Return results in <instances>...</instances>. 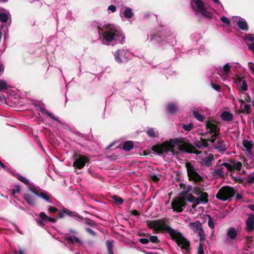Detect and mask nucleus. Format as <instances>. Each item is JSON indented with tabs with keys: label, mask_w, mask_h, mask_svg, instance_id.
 <instances>
[{
	"label": "nucleus",
	"mask_w": 254,
	"mask_h": 254,
	"mask_svg": "<svg viewBox=\"0 0 254 254\" xmlns=\"http://www.w3.org/2000/svg\"><path fill=\"white\" fill-rule=\"evenodd\" d=\"M124 16L125 18L130 19L133 16V13L131 9L129 7H127L125 9L123 12Z\"/></svg>",
	"instance_id": "obj_31"
},
{
	"label": "nucleus",
	"mask_w": 254,
	"mask_h": 254,
	"mask_svg": "<svg viewBox=\"0 0 254 254\" xmlns=\"http://www.w3.org/2000/svg\"><path fill=\"white\" fill-rule=\"evenodd\" d=\"M248 67L252 73L254 75V64L252 62H249Z\"/></svg>",
	"instance_id": "obj_62"
},
{
	"label": "nucleus",
	"mask_w": 254,
	"mask_h": 254,
	"mask_svg": "<svg viewBox=\"0 0 254 254\" xmlns=\"http://www.w3.org/2000/svg\"><path fill=\"white\" fill-rule=\"evenodd\" d=\"M212 174L214 176H224L223 168L221 167L216 169L213 170L212 172Z\"/></svg>",
	"instance_id": "obj_32"
},
{
	"label": "nucleus",
	"mask_w": 254,
	"mask_h": 254,
	"mask_svg": "<svg viewBox=\"0 0 254 254\" xmlns=\"http://www.w3.org/2000/svg\"><path fill=\"white\" fill-rule=\"evenodd\" d=\"M236 193L235 189L230 186H223L220 189L216 195V197L222 201L230 199Z\"/></svg>",
	"instance_id": "obj_4"
},
{
	"label": "nucleus",
	"mask_w": 254,
	"mask_h": 254,
	"mask_svg": "<svg viewBox=\"0 0 254 254\" xmlns=\"http://www.w3.org/2000/svg\"><path fill=\"white\" fill-rule=\"evenodd\" d=\"M146 133L147 135L150 137L154 138L156 137L155 131L152 128H149L146 131Z\"/></svg>",
	"instance_id": "obj_41"
},
{
	"label": "nucleus",
	"mask_w": 254,
	"mask_h": 254,
	"mask_svg": "<svg viewBox=\"0 0 254 254\" xmlns=\"http://www.w3.org/2000/svg\"><path fill=\"white\" fill-rule=\"evenodd\" d=\"M221 166L225 167L230 172H234V167L233 165L229 163H223Z\"/></svg>",
	"instance_id": "obj_50"
},
{
	"label": "nucleus",
	"mask_w": 254,
	"mask_h": 254,
	"mask_svg": "<svg viewBox=\"0 0 254 254\" xmlns=\"http://www.w3.org/2000/svg\"><path fill=\"white\" fill-rule=\"evenodd\" d=\"M29 190L32 191L33 193H34L35 195L37 196L40 192V191L38 190L34 186L30 185L28 186Z\"/></svg>",
	"instance_id": "obj_48"
},
{
	"label": "nucleus",
	"mask_w": 254,
	"mask_h": 254,
	"mask_svg": "<svg viewBox=\"0 0 254 254\" xmlns=\"http://www.w3.org/2000/svg\"><path fill=\"white\" fill-rule=\"evenodd\" d=\"M238 233L234 227H230L228 229L227 232V236L231 240L235 239Z\"/></svg>",
	"instance_id": "obj_20"
},
{
	"label": "nucleus",
	"mask_w": 254,
	"mask_h": 254,
	"mask_svg": "<svg viewBox=\"0 0 254 254\" xmlns=\"http://www.w3.org/2000/svg\"><path fill=\"white\" fill-rule=\"evenodd\" d=\"M213 160V154H209L208 156L205 157L201 160V163L202 166L209 167L212 165V162Z\"/></svg>",
	"instance_id": "obj_15"
},
{
	"label": "nucleus",
	"mask_w": 254,
	"mask_h": 254,
	"mask_svg": "<svg viewBox=\"0 0 254 254\" xmlns=\"http://www.w3.org/2000/svg\"><path fill=\"white\" fill-rule=\"evenodd\" d=\"M17 178L19 181L22 182L24 184L27 186H29L30 185L29 180L27 179L26 178L20 175H18Z\"/></svg>",
	"instance_id": "obj_45"
},
{
	"label": "nucleus",
	"mask_w": 254,
	"mask_h": 254,
	"mask_svg": "<svg viewBox=\"0 0 254 254\" xmlns=\"http://www.w3.org/2000/svg\"><path fill=\"white\" fill-rule=\"evenodd\" d=\"M203 16L208 19H211L212 17V13L208 11H207L205 8L203 11L200 12Z\"/></svg>",
	"instance_id": "obj_40"
},
{
	"label": "nucleus",
	"mask_w": 254,
	"mask_h": 254,
	"mask_svg": "<svg viewBox=\"0 0 254 254\" xmlns=\"http://www.w3.org/2000/svg\"><path fill=\"white\" fill-rule=\"evenodd\" d=\"M169 224V222L166 218L146 221L147 226L154 231L168 233L171 237L172 240L176 243L178 246L177 249L179 251L183 253H190L191 250L190 241L186 238L182 233L170 227Z\"/></svg>",
	"instance_id": "obj_1"
},
{
	"label": "nucleus",
	"mask_w": 254,
	"mask_h": 254,
	"mask_svg": "<svg viewBox=\"0 0 254 254\" xmlns=\"http://www.w3.org/2000/svg\"><path fill=\"white\" fill-rule=\"evenodd\" d=\"M20 191V187L19 186H16L15 189L11 190V194L12 195H14L16 193H19Z\"/></svg>",
	"instance_id": "obj_59"
},
{
	"label": "nucleus",
	"mask_w": 254,
	"mask_h": 254,
	"mask_svg": "<svg viewBox=\"0 0 254 254\" xmlns=\"http://www.w3.org/2000/svg\"><path fill=\"white\" fill-rule=\"evenodd\" d=\"M175 145H178V149L182 152L193 153L196 154L200 153V151L196 150L191 143L186 141L182 138H175L166 141L161 144L157 143L152 147V150L159 155L164 153L168 154L169 152L175 154V151L173 148Z\"/></svg>",
	"instance_id": "obj_2"
},
{
	"label": "nucleus",
	"mask_w": 254,
	"mask_h": 254,
	"mask_svg": "<svg viewBox=\"0 0 254 254\" xmlns=\"http://www.w3.org/2000/svg\"><path fill=\"white\" fill-rule=\"evenodd\" d=\"M220 20L227 25H229L230 24V21L229 19L225 16L221 17L220 18Z\"/></svg>",
	"instance_id": "obj_57"
},
{
	"label": "nucleus",
	"mask_w": 254,
	"mask_h": 254,
	"mask_svg": "<svg viewBox=\"0 0 254 254\" xmlns=\"http://www.w3.org/2000/svg\"><path fill=\"white\" fill-rule=\"evenodd\" d=\"M166 111L169 115H175L178 111V107L176 103L171 102L168 104Z\"/></svg>",
	"instance_id": "obj_14"
},
{
	"label": "nucleus",
	"mask_w": 254,
	"mask_h": 254,
	"mask_svg": "<svg viewBox=\"0 0 254 254\" xmlns=\"http://www.w3.org/2000/svg\"><path fill=\"white\" fill-rule=\"evenodd\" d=\"M193 116L198 121L200 122H203L204 118L200 115L197 111H193L192 112Z\"/></svg>",
	"instance_id": "obj_39"
},
{
	"label": "nucleus",
	"mask_w": 254,
	"mask_h": 254,
	"mask_svg": "<svg viewBox=\"0 0 254 254\" xmlns=\"http://www.w3.org/2000/svg\"><path fill=\"white\" fill-rule=\"evenodd\" d=\"M191 5L194 11L199 13L205 8L204 3L201 0H192Z\"/></svg>",
	"instance_id": "obj_12"
},
{
	"label": "nucleus",
	"mask_w": 254,
	"mask_h": 254,
	"mask_svg": "<svg viewBox=\"0 0 254 254\" xmlns=\"http://www.w3.org/2000/svg\"><path fill=\"white\" fill-rule=\"evenodd\" d=\"M246 39L248 41L253 42V43H254V35L250 34L246 36Z\"/></svg>",
	"instance_id": "obj_64"
},
{
	"label": "nucleus",
	"mask_w": 254,
	"mask_h": 254,
	"mask_svg": "<svg viewBox=\"0 0 254 254\" xmlns=\"http://www.w3.org/2000/svg\"><path fill=\"white\" fill-rule=\"evenodd\" d=\"M242 144L243 146L246 148L247 152L250 153L252 151L253 145L251 141L244 139L243 141Z\"/></svg>",
	"instance_id": "obj_27"
},
{
	"label": "nucleus",
	"mask_w": 254,
	"mask_h": 254,
	"mask_svg": "<svg viewBox=\"0 0 254 254\" xmlns=\"http://www.w3.org/2000/svg\"><path fill=\"white\" fill-rule=\"evenodd\" d=\"M208 226L210 228L213 229L214 228V226H215L214 221H213L212 218L210 217V216L208 215Z\"/></svg>",
	"instance_id": "obj_55"
},
{
	"label": "nucleus",
	"mask_w": 254,
	"mask_h": 254,
	"mask_svg": "<svg viewBox=\"0 0 254 254\" xmlns=\"http://www.w3.org/2000/svg\"><path fill=\"white\" fill-rule=\"evenodd\" d=\"M252 110L251 108L250 105L246 104L244 107V109L242 110H240L238 111L239 113H246L247 114H249L251 113Z\"/></svg>",
	"instance_id": "obj_34"
},
{
	"label": "nucleus",
	"mask_w": 254,
	"mask_h": 254,
	"mask_svg": "<svg viewBox=\"0 0 254 254\" xmlns=\"http://www.w3.org/2000/svg\"><path fill=\"white\" fill-rule=\"evenodd\" d=\"M237 26L242 30L248 31V26L246 21L243 18L240 19L237 22Z\"/></svg>",
	"instance_id": "obj_21"
},
{
	"label": "nucleus",
	"mask_w": 254,
	"mask_h": 254,
	"mask_svg": "<svg viewBox=\"0 0 254 254\" xmlns=\"http://www.w3.org/2000/svg\"><path fill=\"white\" fill-rule=\"evenodd\" d=\"M112 198L117 204H121L124 202L123 199L120 196L114 195L112 196Z\"/></svg>",
	"instance_id": "obj_38"
},
{
	"label": "nucleus",
	"mask_w": 254,
	"mask_h": 254,
	"mask_svg": "<svg viewBox=\"0 0 254 254\" xmlns=\"http://www.w3.org/2000/svg\"><path fill=\"white\" fill-rule=\"evenodd\" d=\"M133 148V142L132 141H127L122 145V149L126 151H129Z\"/></svg>",
	"instance_id": "obj_24"
},
{
	"label": "nucleus",
	"mask_w": 254,
	"mask_h": 254,
	"mask_svg": "<svg viewBox=\"0 0 254 254\" xmlns=\"http://www.w3.org/2000/svg\"><path fill=\"white\" fill-rule=\"evenodd\" d=\"M104 27L107 30L103 34V39L108 42H111L115 39L116 29L114 27H112L111 24H106Z\"/></svg>",
	"instance_id": "obj_8"
},
{
	"label": "nucleus",
	"mask_w": 254,
	"mask_h": 254,
	"mask_svg": "<svg viewBox=\"0 0 254 254\" xmlns=\"http://www.w3.org/2000/svg\"><path fill=\"white\" fill-rule=\"evenodd\" d=\"M85 231L87 233L93 237H95L96 235V233L90 228H86Z\"/></svg>",
	"instance_id": "obj_58"
},
{
	"label": "nucleus",
	"mask_w": 254,
	"mask_h": 254,
	"mask_svg": "<svg viewBox=\"0 0 254 254\" xmlns=\"http://www.w3.org/2000/svg\"><path fill=\"white\" fill-rule=\"evenodd\" d=\"M125 35L122 32L118 31L116 29V36L114 40L121 44H123L125 42Z\"/></svg>",
	"instance_id": "obj_25"
},
{
	"label": "nucleus",
	"mask_w": 254,
	"mask_h": 254,
	"mask_svg": "<svg viewBox=\"0 0 254 254\" xmlns=\"http://www.w3.org/2000/svg\"><path fill=\"white\" fill-rule=\"evenodd\" d=\"M214 148L219 151L225 152L227 147L224 143V141L222 139L218 140L214 145Z\"/></svg>",
	"instance_id": "obj_17"
},
{
	"label": "nucleus",
	"mask_w": 254,
	"mask_h": 254,
	"mask_svg": "<svg viewBox=\"0 0 254 254\" xmlns=\"http://www.w3.org/2000/svg\"><path fill=\"white\" fill-rule=\"evenodd\" d=\"M186 167L187 170L189 180L192 181L194 184L199 185L200 183L203 180V177L195 171L194 167L190 163H186Z\"/></svg>",
	"instance_id": "obj_5"
},
{
	"label": "nucleus",
	"mask_w": 254,
	"mask_h": 254,
	"mask_svg": "<svg viewBox=\"0 0 254 254\" xmlns=\"http://www.w3.org/2000/svg\"><path fill=\"white\" fill-rule=\"evenodd\" d=\"M254 229V216L253 214L249 215L246 220V229L249 232L252 231Z\"/></svg>",
	"instance_id": "obj_16"
},
{
	"label": "nucleus",
	"mask_w": 254,
	"mask_h": 254,
	"mask_svg": "<svg viewBox=\"0 0 254 254\" xmlns=\"http://www.w3.org/2000/svg\"><path fill=\"white\" fill-rule=\"evenodd\" d=\"M193 126L192 123H190L188 125H186V124L182 125V128L186 131H188L191 130L192 128H193Z\"/></svg>",
	"instance_id": "obj_49"
},
{
	"label": "nucleus",
	"mask_w": 254,
	"mask_h": 254,
	"mask_svg": "<svg viewBox=\"0 0 254 254\" xmlns=\"http://www.w3.org/2000/svg\"><path fill=\"white\" fill-rule=\"evenodd\" d=\"M187 203L183 199L176 197L173 199L171 207L174 212L177 213L182 212L187 206Z\"/></svg>",
	"instance_id": "obj_7"
},
{
	"label": "nucleus",
	"mask_w": 254,
	"mask_h": 254,
	"mask_svg": "<svg viewBox=\"0 0 254 254\" xmlns=\"http://www.w3.org/2000/svg\"><path fill=\"white\" fill-rule=\"evenodd\" d=\"M128 56V52L125 50H118L114 54L115 60L118 63L127 62Z\"/></svg>",
	"instance_id": "obj_9"
},
{
	"label": "nucleus",
	"mask_w": 254,
	"mask_h": 254,
	"mask_svg": "<svg viewBox=\"0 0 254 254\" xmlns=\"http://www.w3.org/2000/svg\"><path fill=\"white\" fill-rule=\"evenodd\" d=\"M166 40V36L164 35L162 32H159L157 33L154 34L151 38L150 41L154 44H161Z\"/></svg>",
	"instance_id": "obj_11"
},
{
	"label": "nucleus",
	"mask_w": 254,
	"mask_h": 254,
	"mask_svg": "<svg viewBox=\"0 0 254 254\" xmlns=\"http://www.w3.org/2000/svg\"><path fill=\"white\" fill-rule=\"evenodd\" d=\"M150 178L154 183H157L160 180L159 177L156 175H150Z\"/></svg>",
	"instance_id": "obj_56"
},
{
	"label": "nucleus",
	"mask_w": 254,
	"mask_h": 254,
	"mask_svg": "<svg viewBox=\"0 0 254 254\" xmlns=\"http://www.w3.org/2000/svg\"><path fill=\"white\" fill-rule=\"evenodd\" d=\"M197 186H195L192 190V192L195 195H199L201 192L204 190V189L203 188V185H198L196 184Z\"/></svg>",
	"instance_id": "obj_29"
},
{
	"label": "nucleus",
	"mask_w": 254,
	"mask_h": 254,
	"mask_svg": "<svg viewBox=\"0 0 254 254\" xmlns=\"http://www.w3.org/2000/svg\"><path fill=\"white\" fill-rule=\"evenodd\" d=\"M205 128L208 134H212L211 137H208L209 142L215 143L216 139L220 134V128L213 120H208L205 123Z\"/></svg>",
	"instance_id": "obj_3"
},
{
	"label": "nucleus",
	"mask_w": 254,
	"mask_h": 254,
	"mask_svg": "<svg viewBox=\"0 0 254 254\" xmlns=\"http://www.w3.org/2000/svg\"><path fill=\"white\" fill-rule=\"evenodd\" d=\"M246 243L247 244L248 248L246 249L247 251H248V248H250L251 246L252 245L253 240L252 237L246 236Z\"/></svg>",
	"instance_id": "obj_51"
},
{
	"label": "nucleus",
	"mask_w": 254,
	"mask_h": 254,
	"mask_svg": "<svg viewBox=\"0 0 254 254\" xmlns=\"http://www.w3.org/2000/svg\"><path fill=\"white\" fill-rule=\"evenodd\" d=\"M185 201L186 200L190 202H195L197 201V198L194 197L191 193H189L186 198H184Z\"/></svg>",
	"instance_id": "obj_36"
},
{
	"label": "nucleus",
	"mask_w": 254,
	"mask_h": 254,
	"mask_svg": "<svg viewBox=\"0 0 254 254\" xmlns=\"http://www.w3.org/2000/svg\"><path fill=\"white\" fill-rule=\"evenodd\" d=\"M7 89V83L3 80L0 79V91Z\"/></svg>",
	"instance_id": "obj_44"
},
{
	"label": "nucleus",
	"mask_w": 254,
	"mask_h": 254,
	"mask_svg": "<svg viewBox=\"0 0 254 254\" xmlns=\"http://www.w3.org/2000/svg\"><path fill=\"white\" fill-rule=\"evenodd\" d=\"M189 193L186 190H183L179 193V196L178 198L185 200L184 198H186Z\"/></svg>",
	"instance_id": "obj_46"
},
{
	"label": "nucleus",
	"mask_w": 254,
	"mask_h": 254,
	"mask_svg": "<svg viewBox=\"0 0 254 254\" xmlns=\"http://www.w3.org/2000/svg\"><path fill=\"white\" fill-rule=\"evenodd\" d=\"M231 66L229 64H226L224 65L223 70L226 73H228L230 71Z\"/></svg>",
	"instance_id": "obj_60"
},
{
	"label": "nucleus",
	"mask_w": 254,
	"mask_h": 254,
	"mask_svg": "<svg viewBox=\"0 0 254 254\" xmlns=\"http://www.w3.org/2000/svg\"><path fill=\"white\" fill-rule=\"evenodd\" d=\"M190 226L194 232L198 231L201 228H202L201 223L198 220H196L194 222L190 223Z\"/></svg>",
	"instance_id": "obj_22"
},
{
	"label": "nucleus",
	"mask_w": 254,
	"mask_h": 254,
	"mask_svg": "<svg viewBox=\"0 0 254 254\" xmlns=\"http://www.w3.org/2000/svg\"><path fill=\"white\" fill-rule=\"evenodd\" d=\"M65 240L66 241V243L69 245H73L75 243H81V241L79 239L74 235L72 236H65Z\"/></svg>",
	"instance_id": "obj_18"
},
{
	"label": "nucleus",
	"mask_w": 254,
	"mask_h": 254,
	"mask_svg": "<svg viewBox=\"0 0 254 254\" xmlns=\"http://www.w3.org/2000/svg\"><path fill=\"white\" fill-rule=\"evenodd\" d=\"M7 21V14L4 13H0V21L2 23H6Z\"/></svg>",
	"instance_id": "obj_43"
},
{
	"label": "nucleus",
	"mask_w": 254,
	"mask_h": 254,
	"mask_svg": "<svg viewBox=\"0 0 254 254\" xmlns=\"http://www.w3.org/2000/svg\"><path fill=\"white\" fill-rule=\"evenodd\" d=\"M74 160L73 166L77 169H81L84 167L86 164L90 163V160L86 156L74 152L72 155Z\"/></svg>",
	"instance_id": "obj_6"
},
{
	"label": "nucleus",
	"mask_w": 254,
	"mask_h": 254,
	"mask_svg": "<svg viewBox=\"0 0 254 254\" xmlns=\"http://www.w3.org/2000/svg\"><path fill=\"white\" fill-rule=\"evenodd\" d=\"M204 242L200 243L199 241V244L198 246V254H204V252L203 250V245Z\"/></svg>",
	"instance_id": "obj_52"
},
{
	"label": "nucleus",
	"mask_w": 254,
	"mask_h": 254,
	"mask_svg": "<svg viewBox=\"0 0 254 254\" xmlns=\"http://www.w3.org/2000/svg\"><path fill=\"white\" fill-rule=\"evenodd\" d=\"M37 196L41 197L44 200H45L47 201H50V196L47 193L40 191V192L39 193V194H38Z\"/></svg>",
	"instance_id": "obj_37"
},
{
	"label": "nucleus",
	"mask_w": 254,
	"mask_h": 254,
	"mask_svg": "<svg viewBox=\"0 0 254 254\" xmlns=\"http://www.w3.org/2000/svg\"><path fill=\"white\" fill-rule=\"evenodd\" d=\"M197 198V201L199 203L206 204L208 202V194L207 192H201Z\"/></svg>",
	"instance_id": "obj_19"
},
{
	"label": "nucleus",
	"mask_w": 254,
	"mask_h": 254,
	"mask_svg": "<svg viewBox=\"0 0 254 254\" xmlns=\"http://www.w3.org/2000/svg\"><path fill=\"white\" fill-rule=\"evenodd\" d=\"M23 197L28 204L32 206H34L35 205V202L33 197L29 194H24Z\"/></svg>",
	"instance_id": "obj_28"
},
{
	"label": "nucleus",
	"mask_w": 254,
	"mask_h": 254,
	"mask_svg": "<svg viewBox=\"0 0 254 254\" xmlns=\"http://www.w3.org/2000/svg\"><path fill=\"white\" fill-rule=\"evenodd\" d=\"M220 117L224 121H230L233 119V114L227 111L222 112Z\"/></svg>",
	"instance_id": "obj_26"
},
{
	"label": "nucleus",
	"mask_w": 254,
	"mask_h": 254,
	"mask_svg": "<svg viewBox=\"0 0 254 254\" xmlns=\"http://www.w3.org/2000/svg\"><path fill=\"white\" fill-rule=\"evenodd\" d=\"M247 182L250 184H252L254 182V175H250L247 180Z\"/></svg>",
	"instance_id": "obj_63"
},
{
	"label": "nucleus",
	"mask_w": 254,
	"mask_h": 254,
	"mask_svg": "<svg viewBox=\"0 0 254 254\" xmlns=\"http://www.w3.org/2000/svg\"><path fill=\"white\" fill-rule=\"evenodd\" d=\"M39 217L43 221H49L52 223H55L57 221V219L52 218L47 216L44 212H41L39 214Z\"/></svg>",
	"instance_id": "obj_23"
},
{
	"label": "nucleus",
	"mask_w": 254,
	"mask_h": 254,
	"mask_svg": "<svg viewBox=\"0 0 254 254\" xmlns=\"http://www.w3.org/2000/svg\"><path fill=\"white\" fill-rule=\"evenodd\" d=\"M211 85L214 89L217 91H219L221 89V87L219 85L214 84L212 81L211 82Z\"/></svg>",
	"instance_id": "obj_61"
},
{
	"label": "nucleus",
	"mask_w": 254,
	"mask_h": 254,
	"mask_svg": "<svg viewBox=\"0 0 254 254\" xmlns=\"http://www.w3.org/2000/svg\"><path fill=\"white\" fill-rule=\"evenodd\" d=\"M106 245L107 249L108 250V252L109 254H113V242L111 241H107L106 242Z\"/></svg>",
	"instance_id": "obj_35"
},
{
	"label": "nucleus",
	"mask_w": 254,
	"mask_h": 254,
	"mask_svg": "<svg viewBox=\"0 0 254 254\" xmlns=\"http://www.w3.org/2000/svg\"><path fill=\"white\" fill-rule=\"evenodd\" d=\"M66 215L74 218L77 220H80L83 219V217L81 216H80L77 212L71 211L70 210L65 208H64V209L61 210L60 212L59 213V218H63Z\"/></svg>",
	"instance_id": "obj_10"
},
{
	"label": "nucleus",
	"mask_w": 254,
	"mask_h": 254,
	"mask_svg": "<svg viewBox=\"0 0 254 254\" xmlns=\"http://www.w3.org/2000/svg\"><path fill=\"white\" fill-rule=\"evenodd\" d=\"M208 141H209L208 138H205L201 137L200 140H196L194 142V144L198 149H202L208 146Z\"/></svg>",
	"instance_id": "obj_13"
},
{
	"label": "nucleus",
	"mask_w": 254,
	"mask_h": 254,
	"mask_svg": "<svg viewBox=\"0 0 254 254\" xmlns=\"http://www.w3.org/2000/svg\"><path fill=\"white\" fill-rule=\"evenodd\" d=\"M198 231V235L199 238V241L200 243L204 242L205 240V234L204 231L203 230V228H201Z\"/></svg>",
	"instance_id": "obj_33"
},
{
	"label": "nucleus",
	"mask_w": 254,
	"mask_h": 254,
	"mask_svg": "<svg viewBox=\"0 0 254 254\" xmlns=\"http://www.w3.org/2000/svg\"><path fill=\"white\" fill-rule=\"evenodd\" d=\"M244 77H239L237 78V81L238 82H242V85L241 87V89L244 91H246L248 90V85L247 82L244 80Z\"/></svg>",
	"instance_id": "obj_30"
},
{
	"label": "nucleus",
	"mask_w": 254,
	"mask_h": 254,
	"mask_svg": "<svg viewBox=\"0 0 254 254\" xmlns=\"http://www.w3.org/2000/svg\"><path fill=\"white\" fill-rule=\"evenodd\" d=\"M44 113L45 114H46L47 116H48L49 117H50L51 119H52L55 121L58 120L53 113L49 112L48 111H47L46 110H44Z\"/></svg>",
	"instance_id": "obj_54"
},
{
	"label": "nucleus",
	"mask_w": 254,
	"mask_h": 254,
	"mask_svg": "<svg viewBox=\"0 0 254 254\" xmlns=\"http://www.w3.org/2000/svg\"><path fill=\"white\" fill-rule=\"evenodd\" d=\"M149 242H151L152 243L158 244L159 243L160 241L158 239V237L156 236H151L149 234L148 235Z\"/></svg>",
	"instance_id": "obj_42"
},
{
	"label": "nucleus",
	"mask_w": 254,
	"mask_h": 254,
	"mask_svg": "<svg viewBox=\"0 0 254 254\" xmlns=\"http://www.w3.org/2000/svg\"><path fill=\"white\" fill-rule=\"evenodd\" d=\"M242 163L241 162H237L233 166L234 167V171L235 170L240 171L242 167Z\"/></svg>",
	"instance_id": "obj_53"
},
{
	"label": "nucleus",
	"mask_w": 254,
	"mask_h": 254,
	"mask_svg": "<svg viewBox=\"0 0 254 254\" xmlns=\"http://www.w3.org/2000/svg\"><path fill=\"white\" fill-rule=\"evenodd\" d=\"M85 223L91 227H95L97 226V224L95 222L87 218H85Z\"/></svg>",
	"instance_id": "obj_47"
}]
</instances>
